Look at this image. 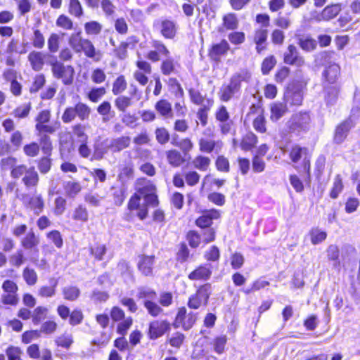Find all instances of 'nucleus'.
<instances>
[{"instance_id": "1", "label": "nucleus", "mask_w": 360, "mask_h": 360, "mask_svg": "<svg viewBox=\"0 0 360 360\" xmlns=\"http://www.w3.org/2000/svg\"><path fill=\"white\" fill-rule=\"evenodd\" d=\"M251 75L247 70H241L233 74L230 78L228 84H224L219 91L220 100L224 102L229 101L235 95L240 94L241 83L248 82Z\"/></svg>"}, {"instance_id": "2", "label": "nucleus", "mask_w": 360, "mask_h": 360, "mask_svg": "<svg viewBox=\"0 0 360 360\" xmlns=\"http://www.w3.org/2000/svg\"><path fill=\"white\" fill-rule=\"evenodd\" d=\"M53 76L60 79L64 85H71L74 80L75 69L72 65H65L56 56H51L49 61Z\"/></svg>"}, {"instance_id": "3", "label": "nucleus", "mask_w": 360, "mask_h": 360, "mask_svg": "<svg viewBox=\"0 0 360 360\" xmlns=\"http://www.w3.org/2000/svg\"><path fill=\"white\" fill-rule=\"evenodd\" d=\"M91 110L86 103L78 102L75 106L65 108L61 119L64 123L72 122L77 117L80 121L89 120Z\"/></svg>"}, {"instance_id": "4", "label": "nucleus", "mask_w": 360, "mask_h": 360, "mask_svg": "<svg viewBox=\"0 0 360 360\" xmlns=\"http://www.w3.org/2000/svg\"><path fill=\"white\" fill-rule=\"evenodd\" d=\"M311 121L308 112H299L292 115L288 121V127L291 132L299 134L309 129Z\"/></svg>"}, {"instance_id": "5", "label": "nucleus", "mask_w": 360, "mask_h": 360, "mask_svg": "<svg viewBox=\"0 0 360 360\" xmlns=\"http://www.w3.org/2000/svg\"><path fill=\"white\" fill-rule=\"evenodd\" d=\"M211 293L212 285L210 283L202 285L198 288L196 292L189 297L188 307L191 309H197L201 306H206Z\"/></svg>"}, {"instance_id": "6", "label": "nucleus", "mask_w": 360, "mask_h": 360, "mask_svg": "<svg viewBox=\"0 0 360 360\" xmlns=\"http://www.w3.org/2000/svg\"><path fill=\"white\" fill-rule=\"evenodd\" d=\"M308 150L307 148L300 147L295 145L292 147L290 151V158L294 163L298 162L302 158V165L300 167H295L299 172L309 174L310 172V158L308 155Z\"/></svg>"}, {"instance_id": "7", "label": "nucleus", "mask_w": 360, "mask_h": 360, "mask_svg": "<svg viewBox=\"0 0 360 360\" xmlns=\"http://www.w3.org/2000/svg\"><path fill=\"white\" fill-rule=\"evenodd\" d=\"M22 205L34 212L35 214L41 213L44 208V200L41 194L36 191L32 193H22L19 196Z\"/></svg>"}, {"instance_id": "8", "label": "nucleus", "mask_w": 360, "mask_h": 360, "mask_svg": "<svg viewBox=\"0 0 360 360\" xmlns=\"http://www.w3.org/2000/svg\"><path fill=\"white\" fill-rule=\"evenodd\" d=\"M284 101L290 106H299L303 101V87L300 84H293L288 87L284 94Z\"/></svg>"}, {"instance_id": "9", "label": "nucleus", "mask_w": 360, "mask_h": 360, "mask_svg": "<svg viewBox=\"0 0 360 360\" xmlns=\"http://www.w3.org/2000/svg\"><path fill=\"white\" fill-rule=\"evenodd\" d=\"M152 47L153 50L148 52L146 58L153 62L156 63L160 60L162 57L165 58L170 56V51L167 46L160 40H153Z\"/></svg>"}, {"instance_id": "10", "label": "nucleus", "mask_w": 360, "mask_h": 360, "mask_svg": "<svg viewBox=\"0 0 360 360\" xmlns=\"http://www.w3.org/2000/svg\"><path fill=\"white\" fill-rule=\"evenodd\" d=\"M283 61L285 64L298 68L302 67L305 63L304 57L300 55L297 48L292 44L289 45L285 51Z\"/></svg>"}, {"instance_id": "11", "label": "nucleus", "mask_w": 360, "mask_h": 360, "mask_svg": "<svg viewBox=\"0 0 360 360\" xmlns=\"http://www.w3.org/2000/svg\"><path fill=\"white\" fill-rule=\"evenodd\" d=\"M169 329L170 324L167 321H153L149 325V338L151 340H156L162 336Z\"/></svg>"}, {"instance_id": "12", "label": "nucleus", "mask_w": 360, "mask_h": 360, "mask_svg": "<svg viewBox=\"0 0 360 360\" xmlns=\"http://www.w3.org/2000/svg\"><path fill=\"white\" fill-rule=\"evenodd\" d=\"M127 207L131 212L137 211L136 215L141 220L144 219L148 215L146 205H143V202L141 203V196L137 193L134 194L130 198Z\"/></svg>"}, {"instance_id": "13", "label": "nucleus", "mask_w": 360, "mask_h": 360, "mask_svg": "<svg viewBox=\"0 0 360 360\" xmlns=\"http://www.w3.org/2000/svg\"><path fill=\"white\" fill-rule=\"evenodd\" d=\"M340 74V68L336 63L330 64L322 72L323 85H335Z\"/></svg>"}, {"instance_id": "14", "label": "nucleus", "mask_w": 360, "mask_h": 360, "mask_svg": "<svg viewBox=\"0 0 360 360\" xmlns=\"http://www.w3.org/2000/svg\"><path fill=\"white\" fill-rule=\"evenodd\" d=\"M212 266L210 264H205L200 265L193 271H191L188 278L191 281H206L209 280L212 276Z\"/></svg>"}, {"instance_id": "15", "label": "nucleus", "mask_w": 360, "mask_h": 360, "mask_svg": "<svg viewBox=\"0 0 360 360\" xmlns=\"http://www.w3.org/2000/svg\"><path fill=\"white\" fill-rule=\"evenodd\" d=\"M353 127L354 124L351 119H347L337 126L333 137L334 142L337 144L342 143Z\"/></svg>"}, {"instance_id": "16", "label": "nucleus", "mask_w": 360, "mask_h": 360, "mask_svg": "<svg viewBox=\"0 0 360 360\" xmlns=\"http://www.w3.org/2000/svg\"><path fill=\"white\" fill-rule=\"evenodd\" d=\"M219 217L220 212L219 210L215 209L207 210L196 219L195 224L201 229H207L210 228V226L212 225V220L217 219Z\"/></svg>"}, {"instance_id": "17", "label": "nucleus", "mask_w": 360, "mask_h": 360, "mask_svg": "<svg viewBox=\"0 0 360 360\" xmlns=\"http://www.w3.org/2000/svg\"><path fill=\"white\" fill-rule=\"evenodd\" d=\"M324 98L327 105H333L336 103L340 86L338 84L328 85L325 84L323 85Z\"/></svg>"}, {"instance_id": "18", "label": "nucleus", "mask_w": 360, "mask_h": 360, "mask_svg": "<svg viewBox=\"0 0 360 360\" xmlns=\"http://www.w3.org/2000/svg\"><path fill=\"white\" fill-rule=\"evenodd\" d=\"M39 244V238L33 231H30L20 240L21 246L27 250L38 252L37 246Z\"/></svg>"}, {"instance_id": "19", "label": "nucleus", "mask_w": 360, "mask_h": 360, "mask_svg": "<svg viewBox=\"0 0 360 360\" xmlns=\"http://www.w3.org/2000/svg\"><path fill=\"white\" fill-rule=\"evenodd\" d=\"M131 143V138L127 136H122L110 141L108 148L112 153H119L128 148Z\"/></svg>"}, {"instance_id": "20", "label": "nucleus", "mask_w": 360, "mask_h": 360, "mask_svg": "<svg viewBox=\"0 0 360 360\" xmlns=\"http://www.w3.org/2000/svg\"><path fill=\"white\" fill-rule=\"evenodd\" d=\"M82 51L84 52L86 57L92 59L95 62H98L101 60L102 53L100 51L96 50L92 42L87 39L86 41H83V44L80 49V52Z\"/></svg>"}, {"instance_id": "21", "label": "nucleus", "mask_w": 360, "mask_h": 360, "mask_svg": "<svg viewBox=\"0 0 360 360\" xmlns=\"http://www.w3.org/2000/svg\"><path fill=\"white\" fill-rule=\"evenodd\" d=\"M340 11L341 5L340 4L328 6L317 15L316 20L319 21L330 20L336 17Z\"/></svg>"}, {"instance_id": "22", "label": "nucleus", "mask_w": 360, "mask_h": 360, "mask_svg": "<svg viewBox=\"0 0 360 360\" xmlns=\"http://www.w3.org/2000/svg\"><path fill=\"white\" fill-rule=\"evenodd\" d=\"M39 175L34 167H29L25 175L22 177V181L27 188L36 187L39 183Z\"/></svg>"}, {"instance_id": "23", "label": "nucleus", "mask_w": 360, "mask_h": 360, "mask_svg": "<svg viewBox=\"0 0 360 360\" xmlns=\"http://www.w3.org/2000/svg\"><path fill=\"white\" fill-rule=\"evenodd\" d=\"M154 259V256L143 255L141 257L138 264V268L143 275L147 276L152 274Z\"/></svg>"}, {"instance_id": "24", "label": "nucleus", "mask_w": 360, "mask_h": 360, "mask_svg": "<svg viewBox=\"0 0 360 360\" xmlns=\"http://www.w3.org/2000/svg\"><path fill=\"white\" fill-rule=\"evenodd\" d=\"M178 62L176 61L172 57L169 56L162 60L160 64V71L162 75L169 76L172 74L176 72V66Z\"/></svg>"}, {"instance_id": "25", "label": "nucleus", "mask_w": 360, "mask_h": 360, "mask_svg": "<svg viewBox=\"0 0 360 360\" xmlns=\"http://www.w3.org/2000/svg\"><path fill=\"white\" fill-rule=\"evenodd\" d=\"M267 36H268L267 29L260 27L255 30V35H254V41L257 45L256 49L259 53H261L265 49V46H264V44L266 41Z\"/></svg>"}, {"instance_id": "26", "label": "nucleus", "mask_w": 360, "mask_h": 360, "mask_svg": "<svg viewBox=\"0 0 360 360\" xmlns=\"http://www.w3.org/2000/svg\"><path fill=\"white\" fill-rule=\"evenodd\" d=\"M160 32L166 39H173L176 32V24L169 20H164L160 24Z\"/></svg>"}, {"instance_id": "27", "label": "nucleus", "mask_w": 360, "mask_h": 360, "mask_svg": "<svg viewBox=\"0 0 360 360\" xmlns=\"http://www.w3.org/2000/svg\"><path fill=\"white\" fill-rule=\"evenodd\" d=\"M137 41L135 39L134 37H129L127 41H122L118 47L114 49L115 54L117 58L120 60L125 59L127 54V49L130 46V44L134 45Z\"/></svg>"}, {"instance_id": "28", "label": "nucleus", "mask_w": 360, "mask_h": 360, "mask_svg": "<svg viewBox=\"0 0 360 360\" xmlns=\"http://www.w3.org/2000/svg\"><path fill=\"white\" fill-rule=\"evenodd\" d=\"M136 190L140 196H146L148 193H155V187L146 179H139L136 182Z\"/></svg>"}, {"instance_id": "29", "label": "nucleus", "mask_w": 360, "mask_h": 360, "mask_svg": "<svg viewBox=\"0 0 360 360\" xmlns=\"http://www.w3.org/2000/svg\"><path fill=\"white\" fill-rule=\"evenodd\" d=\"M222 146L221 141H215L211 139H200L199 140V149L202 153H210L216 148H221Z\"/></svg>"}, {"instance_id": "30", "label": "nucleus", "mask_w": 360, "mask_h": 360, "mask_svg": "<svg viewBox=\"0 0 360 360\" xmlns=\"http://www.w3.org/2000/svg\"><path fill=\"white\" fill-rule=\"evenodd\" d=\"M229 49V43L225 39H223L220 43L212 46L210 51V56L212 59L217 60L219 56L224 55Z\"/></svg>"}, {"instance_id": "31", "label": "nucleus", "mask_w": 360, "mask_h": 360, "mask_svg": "<svg viewBox=\"0 0 360 360\" xmlns=\"http://www.w3.org/2000/svg\"><path fill=\"white\" fill-rule=\"evenodd\" d=\"M155 110L165 118L173 117L171 103L167 100L162 99L158 101L155 105Z\"/></svg>"}, {"instance_id": "32", "label": "nucleus", "mask_w": 360, "mask_h": 360, "mask_svg": "<svg viewBox=\"0 0 360 360\" xmlns=\"http://www.w3.org/2000/svg\"><path fill=\"white\" fill-rule=\"evenodd\" d=\"M28 60L34 70L39 71L44 65V54L41 52L33 51L30 53Z\"/></svg>"}, {"instance_id": "33", "label": "nucleus", "mask_w": 360, "mask_h": 360, "mask_svg": "<svg viewBox=\"0 0 360 360\" xmlns=\"http://www.w3.org/2000/svg\"><path fill=\"white\" fill-rule=\"evenodd\" d=\"M287 104L283 103H274L271 105V119L273 121H277L283 117L287 112Z\"/></svg>"}, {"instance_id": "34", "label": "nucleus", "mask_w": 360, "mask_h": 360, "mask_svg": "<svg viewBox=\"0 0 360 360\" xmlns=\"http://www.w3.org/2000/svg\"><path fill=\"white\" fill-rule=\"evenodd\" d=\"M257 143V136L252 132L247 133L242 139L241 149L245 151L250 150Z\"/></svg>"}, {"instance_id": "35", "label": "nucleus", "mask_w": 360, "mask_h": 360, "mask_svg": "<svg viewBox=\"0 0 360 360\" xmlns=\"http://www.w3.org/2000/svg\"><path fill=\"white\" fill-rule=\"evenodd\" d=\"M63 189L68 197L73 198L80 192L82 187L78 182L66 181L63 184Z\"/></svg>"}, {"instance_id": "36", "label": "nucleus", "mask_w": 360, "mask_h": 360, "mask_svg": "<svg viewBox=\"0 0 360 360\" xmlns=\"http://www.w3.org/2000/svg\"><path fill=\"white\" fill-rule=\"evenodd\" d=\"M326 252L328 259L334 262L333 267L339 270L340 268V261L339 259L340 250L338 247L336 245H330L328 246Z\"/></svg>"}, {"instance_id": "37", "label": "nucleus", "mask_w": 360, "mask_h": 360, "mask_svg": "<svg viewBox=\"0 0 360 360\" xmlns=\"http://www.w3.org/2000/svg\"><path fill=\"white\" fill-rule=\"evenodd\" d=\"M62 292L65 300L68 301H75L80 295V290L77 286H65L63 288Z\"/></svg>"}, {"instance_id": "38", "label": "nucleus", "mask_w": 360, "mask_h": 360, "mask_svg": "<svg viewBox=\"0 0 360 360\" xmlns=\"http://www.w3.org/2000/svg\"><path fill=\"white\" fill-rule=\"evenodd\" d=\"M223 25L226 30H234L238 27L239 21L236 14L230 13L223 17Z\"/></svg>"}, {"instance_id": "39", "label": "nucleus", "mask_w": 360, "mask_h": 360, "mask_svg": "<svg viewBox=\"0 0 360 360\" xmlns=\"http://www.w3.org/2000/svg\"><path fill=\"white\" fill-rule=\"evenodd\" d=\"M86 39H84L81 36V32L73 33L70 35L68 44L75 53H80V49L83 44V41Z\"/></svg>"}, {"instance_id": "40", "label": "nucleus", "mask_w": 360, "mask_h": 360, "mask_svg": "<svg viewBox=\"0 0 360 360\" xmlns=\"http://www.w3.org/2000/svg\"><path fill=\"white\" fill-rule=\"evenodd\" d=\"M167 159L169 163L175 167L180 166L184 162V159L181 153L176 150H170L167 151Z\"/></svg>"}, {"instance_id": "41", "label": "nucleus", "mask_w": 360, "mask_h": 360, "mask_svg": "<svg viewBox=\"0 0 360 360\" xmlns=\"http://www.w3.org/2000/svg\"><path fill=\"white\" fill-rule=\"evenodd\" d=\"M48 311V309L45 307L39 306L35 308L32 314V323L34 325H39L46 318Z\"/></svg>"}, {"instance_id": "42", "label": "nucleus", "mask_w": 360, "mask_h": 360, "mask_svg": "<svg viewBox=\"0 0 360 360\" xmlns=\"http://www.w3.org/2000/svg\"><path fill=\"white\" fill-rule=\"evenodd\" d=\"M342 179L340 174H337L333 181V187L330 192V197L336 199L343 190Z\"/></svg>"}, {"instance_id": "43", "label": "nucleus", "mask_w": 360, "mask_h": 360, "mask_svg": "<svg viewBox=\"0 0 360 360\" xmlns=\"http://www.w3.org/2000/svg\"><path fill=\"white\" fill-rule=\"evenodd\" d=\"M211 162V160L205 156L198 155L193 160V165L195 168L200 171H206Z\"/></svg>"}, {"instance_id": "44", "label": "nucleus", "mask_w": 360, "mask_h": 360, "mask_svg": "<svg viewBox=\"0 0 360 360\" xmlns=\"http://www.w3.org/2000/svg\"><path fill=\"white\" fill-rule=\"evenodd\" d=\"M127 82L123 75L119 76L112 84V92L114 95L122 94L127 88Z\"/></svg>"}, {"instance_id": "45", "label": "nucleus", "mask_w": 360, "mask_h": 360, "mask_svg": "<svg viewBox=\"0 0 360 360\" xmlns=\"http://www.w3.org/2000/svg\"><path fill=\"white\" fill-rule=\"evenodd\" d=\"M39 144L41 146L42 152L47 156L51 155L53 147L51 139L48 135H40Z\"/></svg>"}, {"instance_id": "46", "label": "nucleus", "mask_w": 360, "mask_h": 360, "mask_svg": "<svg viewBox=\"0 0 360 360\" xmlns=\"http://www.w3.org/2000/svg\"><path fill=\"white\" fill-rule=\"evenodd\" d=\"M143 304L148 313L154 317L158 316L163 311V309L153 300H144Z\"/></svg>"}, {"instance_id": "47", "label": "nucleus", "mask_w": 360, "mask_h": 360, "mask_svg": "<svg viewBox=\"0 0 360 360\" xmlns=\"http://www.w3.org/2000/svg\"><path fill=\"white\" fill-rule=\"evenodd\" d=\"M22 277L29 285H34L37 281V274L33 269L25 267L22 271Z\"/></svg>"}, {"instance_id": "48", "label": "nucleus", "mask_w": 360, "mask_h": 360, "mask_svg": "<svg viewBox=\"0 0 360 360\" xmlns=\"http://www.w3.org/2000/svg\"><path fill=\"white\" fill-rule=\"evenodd\" d=\"M309 235L311 237V241L312 244L317 245L323 242L327 236V234L325 231H321L318 228L312 229Z\"/></svg>"}, {"instance_id": "49", "label": "nucleus", "mask_w": 360, "mask_h": 360, "mask_svg": "<svg viewBox=\"0 0 360 360\" xmlns=\"http://www.w3.org/2000/svg\"><path fill=\"white\" fill-rule=\"evenodd\" d=\"M106 93L105 88L96 87L93 88L88 93V98L94 103H97Z\"/></svg>"}, {"instance_id": "50", "label": "nucleus", "mask_w": 360, "mask_h": 360, "mask_svg": "<svg viewBox=\"0 0 360 360\" xmlns=\"http://www.w3.org/2000/svg\"><path fill=\"white\" fill-rule=\"evenodd\" d=\"M86 126L82 124H77L72 127V132L79 142H87L88 136L85 133Z\"/></svg>"}, {"instance_id": "51", "label": "nucleus", "mask_w": 360, "mask_h": 360, "mask_svg": "<svg viewBox=\"0 0 360 360\" xmlns=\"http://www.w3.org/2000/svg\"><path fill=\"white\" fill-rule=\"evenodd\" d=\"M72 218L75 220L86 222L89 219V214L86 207L79 205L74 210Z\"/></svg>"}, {"instance_id": "52", "label": "nucleus", "mask_w": 360, "mask_h": 360, "mask_svg": "<svg viewBox=\"0 0 360 360\" xmlns=\"http://www.w3.org/2000/svg\"><path fill=\"white\" fill-rule=\"evenodd\" d=\"M25 258L22 250H18L9 257V262L11 265L15 267H20L25 262Z\"/></svg>"}, {"instance_id": "53", "label": "nucleus", "mask_w": 360, "mask_h": 360, "mask_svg": "<svg viewBox=\"0 0 360 360\" xmlns=\"http://www.w3.org/2000/svg\"><path fill=\"white\" fill-rule=\"evenodd\" d=\"M6 51L8 53H16L18 54H24L27 52L25 45L20 46L18 40L12 39L9 42Z\"/></svg>"}, {"instance_id": "54", "label": "nucleus", "mask_w": 360, "mask_h": 360, "mask_svg": "<svg viewBox=\"0 0 360 360\" xmlns=\"http://www.w3.org/2000/svg\"><path fill=\"white\" fill-rule=\"evenodd\" d=\"M155 134L157 141L161 145H165L169 140V133L164 127L157 128L155 129Z\"/></svg>"}, {"instance_id": "55", "label": "nucleus", "mask_w": 360, "mask_h": 360, "mask_svg": "<svg viewBox=\"0 0 360 360\" xmlns=\"http://www.w3.org/2000/svg\"><path fill=\"white\" fill-rule=\"evenodd\" d=\"M51 160L47 155L40 158L37 162L38 169L41 174L48 173L51 169Z\"/></svg>"}, {"instance_id": "56", "label": "nucleus", "mask_w": 360, "mask_h": 360, "mask_svg": "<svg viewBox=\"0 0 360 360\" xmlns=\"http://www.w3.org/2000/svg\"><path fill=\"white\" fill-rule=\"evenodd\" d=\"M117 269L124 278L129 279L132 278V271L129 262H126L125 260H121L118 263Z\"/></svg>"}, {"instance_id": "57", "label": "nucleus", "mask_w": 360, "mask_h": 360, "mask_svg": "<svg viewBox=\"0 0 360 360\" xmlns=\"http://www.w3.org/2000/svg\"><path fill=\"white\" fill-rule=\"evenodd\" d=\"M60 37L58 34L53 33L48 39V49L51 53H55L59 49Z\"/></svg>"}, {"instance_id": "58", "label": "nucleus", "mask_w": 360, "mask_h": 360, "mask_svg": "<svg viewBox=\"0 0 360 360\" xmlns=\"http://www.w3.org/2000/svg\"><path fill=\"white\" fill-rule=\"evenodd\" d=\"M34 47L41 49L44 46L45 38L43 34L39 30H34L32 38Z\"/></svg>"}, {"instance_id": "59", "label": "nucleus", "mask_w": 360, "mask_h": 360, "mask_svg": "<svg viewBox=\"0 0 360 360\" xmlns=\"http://www.w3.org/2000/svg\"><path fill=\"white\" fill-rule=\"evenodd\" d=\"M69 13L77 18L83 15V9L79 0L70 1Z\"/></svg>"}, {"instance_id": "60", "label": "nucleus", "mask_w": 360, "mask_h": 360, "mask_svg": "<svg viewBox=\"0 0 360 360\" xmlns=\"http://www.w3.org/2000/svg\"><path fill=\"white\" fill-rule=\"evenodd\" d=\"M115 104L120 111L124 112L131 105V101L127 96H119L115 101Z\"/></svg>"}, {"instance_id": "61", "label": "nucleus", "mask_w": 360, "mask_h": 360, "mask_svg": "<svg viewBox=\"0 0 360 360\" xmlns=\"http://www.w3.org/2000/svg\"><path fill=\"white\" fill-rule=\"evenodd\" d=\"M298 44L304 51L309 52L316 49L317 43L316 41L313 39L307 38L300 39Z\"/></svg>"}, {"instance_id": "62", "label": "nucleus", "mask_w": 360, "mask_h": 360, "mask_svg": "<svg viewBox=\"0 0 360 360\" xmlns=\"http://www.w3.org/2000/svg\"><path fill=\"white\" fill-rule=\"evenodd\" d=\"M253 127L254 129L259 133H264L266 130V120L262 114H259L257 116L256 118L253 120Z\"/></svg>"}, {"instance_id": "63", "label": "nucleus", "mask_w": 360, "mask_h": 360, "mask_svg": "<svg viewBox=\"0 0 360 360\" xmlns=\"http://www.w3.org/2000/svg\"><path fill=\"white\" fill-rule=\"evenodd\" d=\"M102 26L96 21H91L84 25V30L88 34H98L101 32Z\"/></svg>"}, {"instance_id": "64", "label": "nucleus", "mask_w": 360, "mask_h": 360, "mask_svg": "<svg viewBox=\"0 0 360 360\" xmlns=\"http://www.w3.org/2000/svg\"><path fill=\"white\" fill-rule=\"evenodd\" d=\"M6 353L8 360H22L20 358L22 350L18 347H9Z\"/></svg>"}]
</instances>
